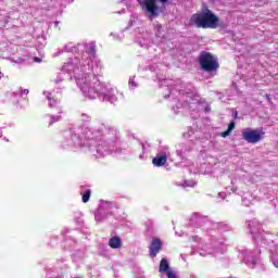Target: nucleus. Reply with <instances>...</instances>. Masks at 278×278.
<instances>
[{
    "instance_id": "f257e3e1",
    "label": "nucleus",
    "mask_w": 278,
    "mask_h": 278,
    "mask_svg": "<svg viewBox=\"0 0 278 278\" xmlns=\"http://www.w3.org/2000/svg\"><path fill=\"white\" fill-rule=\"evenodd\" d=\"M190 27H198L199 29H218L223 27L220 18L207 7L203 8L201 12L194 13L189 20Z\"/></svg>"
},
{
    "instance_id": "f03ea898",
    "label": "nucleus",
    "mask_w": 278,
    "mask_h": 278,
    "mask_svg": "<svg viewBox=\"0 0 278 278\" xmlns=\"http://www.w3.org/2000/svg\"><path fill=\"white\" fill-rule=\"evenodd\" d=\"M198 62L204 73H214L215 71H218L220 68L218 59L214 56L212 52L202 51L198 56Z\"/></svg>"
},
{
    "instance_id": "7ed1b4c3",
    "label": "nucleus",
    "mask_w": 278,
    "mask_h": 278,
    "mask_svg": "<svg viewBox=\"0 0 278 278\" xmlns=\"http://www.w3.org/2000/svg\"><path fill=\"white\" fill-rule=\"evenodd\" d=\"M161 3H167L168 0H159ZM141 10H144L150 21L157 18L162 12V8L157 5V0H137Z\"/></svg>"
},
{
    "instance_id": "20e7f679",
    "label": "nucleus",
    "mask_w": 278,
    "mask_h": 278,
    "mask_svg": "<svg viewBox=\"0 0 278 278\" xmlns=\"http://www.w3.org/2000/svg\"><path fill=\"white\" fill-rule=\"evenodd\" d=\"M84 92H88L89 94H98V92L101 90V80H99V77L94 74H86L84 77Z\"/></svg>"
},
{
    "instance_id": "39448f33",
    "label": "nucleus",
    "mask_w": 278,
    "mask_h": 278,
    "mask_svg": "<svg viewBox=\"0 0 278 278\" xmlns=\"http://www.w3.org/2000/svg\"><path fill=\"white\" fill-rule=\"evenodd\" d=\"M264 131L262 129H244L242 130V138L250 144H255L264 139Z\"/></svg>"
},
{
    "instance_id": "423d86ee",
    "label": "nucleus",
    "mask_w": 278,
    "mask_h": 278,
    "mask_svg": "<svg viewBox=\"0 0 278 278\" xmlns=\"http://www.w3.org/2000/svg\"><path fill=\"white\" fill-rule=\"evenodd\" d=\"M164 249V243L162 242V239L154 238L152 239L150 247H149V255L150 257H157V253Z\"/></svg>"
},
{
    "instance_id": "0eeeda50",
    "label": "nucleus",
    "mask_w": 278,
    "mask_h": 278,
    "mask_svg": "<svg viewBox=\"0 0 278 278\" xmlns=\"http://www.w3.org/2000/svg\"><path fill=\"white\" fill-rule=\"evenodd\" d=\"M168 161V156H166V154H157L153 160H152V164L154 166H164V164H166V162Z\"/></svg>"
},
{
    "instance_id": "6e6552de",
    "label": "nucleus",
    "mask_w": 278,
    "mask_h": 278,
    "mask_svg": "<svg viewBox=\"0 0 278 278\" xmlns=\"http://www.w3.org/2000/svg\"><path fill=\"white\" fill-rule=\"evenodd\" d=\"M109 247L111 249H121V247H123V240H121V237H112L109 240Z\"/></svg>"
},
{
    "instance_id": "1a4fd4ad",
    "label": "nucleus",
    "mask_w": 278,
    "mask_h": 278,
    "mask_svg": "<svg viewBox=\"0 0 278 278\" xmlns=\"http://www.w3.org/2000/svg\"><path fill=\"white\" fill-rule=\"evenodd\" d=\"M170 270V265L168 260L162 258L159 266V273H168Z\"/></svg>"
},
{
    "instance_id": "9d476101",
    "label": "nucleus",
    "mask_w": 278,
    "mask_h": 278,
    "mask_svg": "<svg viewBox=\"0 0 278 278\" xmlns=\"http://www.w3.org/2000/svg\"><path fill=\"white\" fill-rule=\"evenodd\" d=\"M90 194H92V191L90 189H87L83 193V203H88L90 201Z\"/></svg>"
},
{
    "instance_id": "9b49d317",
    "label": "nucleus",
    "mask_w": 278,
    "mask_h": 278,
    "mask_svg": "<svg viewBox=\"0 0 278 278\" xmlns=\"http://www.w3.org/2000/svg\"><path fill=\"white\" fill-rule=\"evenodd\" d=\"M230 132L233 131V129H236V123L235 122H230L227 128Z\"/></svg>"
},
{
    "instance_id": "f8f14e48",
    "label": "nucleus",
    "mask_w": 278,
    "mask_h": 278,
    "mask_svg": "<svg viewBox=\"0 0 278 278\" xmlns=\"http://www.w3.org/2000/svg\"><path fill=\"white\" fill-rule=\"evenodd\" d=\"M230 134H231V131L227 129L226 131H223L220 134V136H222V138H227V136H230Z\"/></svg>"
},
{
    "instance_id": "ddd939ff",
    "label": "nucleus",
    "mask_w": 278,
    "mask_h": 278,
    "mask_svg": "<svg viewBox=\"0 0 278 278\" xmlns=\"http://www.w3.org/2000/svg\"><path fill=\"white\" fill-rule=\"evenodd\" d=\"M166 275L168 278H177V275H175V273H173L172 270L166 271Z\"/></svg>"
},
{
    "instance_id": "4468645a",
    "label": "nucleus",
    "mask_w": 278,
    "mask_h": 278,
    "mask_svg": "<svg viewBox=\"0 0 278 278\" xmlns=\"http://www.w3.org/2000/svg\"><path fill=\"white\" fill-rule=\"evenodd\" d=\"M155 29L159 34L162 33V24H156Z\"/></svg>"
},
{
    "instance_id": "2eb2a0df",
    "label": "nucleus",
    "mask_w": 278,
    "mask_h": 278,
    "mask_svg": "<svg viewBox=\"0 0 278 278\" xmlns=\"http://www.w3.org/2000/svg\"><path fill=\"white\" fill-rule=\"evenodd\" d=\"M252 264L255 266V264H257V258L253 257L252 258Z\"/></svg>"
},
{
    "instance_id": "dca6fc26",
    "label": "nucleus",
    "mask_w": 278,
    "mask_h": 278,
    "mask_svg": "<svg viewBox=\"0 0 278 278\" xmlns=\"http://www.w3.org/2000/svg\"><path fill=\"white\" fill-rule=\"evenodd\" d=\"M36 62H37L38 64H40V62H42V60L37 56V58H36Z\"/></svg>"
},
{
    "instance_id": "f3484780",
    "label": "nucleus",
    "mask_w": 278,
    "mask_h": 278,
    "mask_svg": "<svg viewBox=\"0 0 278 278\" xmlns=\"http://www.w3.org/2000/svg\"><path fill=\"white\" fill-rule=\"evenodd\" d=\"M91 53H96L94 47H90Z\"/></svg>"
},
{
    "instance_id": "a211bd4d",
    "label": "nucleus",
    "mask_w": 278,
    "mask_h": 278,
    "mask_svg": "<svg viewBox=\"0 0 278 278\" xmlns=\"http://www.w3.org/2000/svg\"><path fill=\"white\" fill-rule=\"evenodd\" d=\"M235 118H238V112H235Z\"/></svg>"
},
{
    "instance_id": "6ab92c4d",
    "label": "nucleus",
    "mask_w": 278,
    "mask_h": 278,
    "mask_svg": "<svg viewBox=\"0 0 278 278\" xmlns=\"http://www.w3.org/2000/svg\"><path fill=\"white\" fill-rule=\"evenodd\" d=\"M267 99L270 101V96L266 94Z\"/></svg>"
},
{
    "instance_id": "aec40b11",
    "label": "nucleus",
    "mask_w": 278,
    "mask_h": 278,
    "mask_svg": "<svg viewBox=\"0 0 278 278\" xmlns=\"http://www.w3.org/2000/svg\"><path fill=\"white\" fill-rule=\"evenodd\" d=\"M2 78V73L0 72V79Z\"/></svg>"
}]
</instances>
